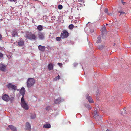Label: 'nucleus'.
Here are the masks:
<instances>
[{"label":"nucleus","instance_id":"obj_1","mask_svg":"<svg viewBox=\"0 0 131 131\" xmlns=\"http://www.w3.org/2000/svg\"><path fill=\"white\" fill-rule=\"evenodd\" d=\"M25 37L26 38H27L31 40H36L37 37L35 36V34H32L31 32H27L25 35Z\"/></svg>","mask_w":131,"mask_h":131},{"label":"nucleus","instance_id":"obj_2","mask_svg":"<svg viewBox=\"0 0 131 131\" xmlns=\"http://www.w3.org/2000/svg\"><path fill=\"white\" fill-rule=\"evenodd\" d=\"M27 86L30 88L35 83V80L32 78H29L27 80Z\"/></svg>","mask_w":131,"mask_h":131},{"label":"nucleus","instance_id":"obj_3","mask_svg":"<svg viewBox=\"0 0 131 131\" xmlns=\"http://www.w3.org/2000/svg\"><path fill=\"white\" fill-rule=\"evenodd\" d=\"M69 35V33L66 30H64L60 35V36L62 39L67 38Z\"/></svg>","mask_w":131,"mask_h":131},{"label":"nucleus","instance_id":"obj_4","mask_svg":"<svg viewBox=\"0 0 131 131\" xmlns=\"http://www.w3.org/2000/svg\"><path fill=\"white\" fill-rule=\"evenodd\" d=\"M96 108H94V116L93 117L95 118H96V117L99 116L98 114H97V111L98 110H100V108H99V107H95Z\"/></svg>","mask_w":131,"mask_h":131},{"label":"nucleus","instance_id":"obj_5","mask_svg":"<svg viewBox=\"0 0 131 131\" xmlns=\"http://www.w3.org/2000/svg\"><path fill=\"white\" fill-rule=\"evenodd\" d=\"M2 99L4 101L7 102L9 100L10 98L8 95L3 93V94Z\"/></svg>","mask_w":131,"mask_h":131},{"label":"nucleus","instance_id":"obj_6","mask_svg":"<svg viewBox=\"0 0 131 131\" xmlns=\"http://www.w3.org/2000/svg\"><path fill=\"white\" fill-rule=\"evenodd\" d=\"M17 42L18 45L20 47H22L24 45V41L22 39L18 40L17 41Z\"/></svg>","mask_w":131,"mask_h":131},{"label":"nucleus","instance_id":"obj_7","mask_svg":"<svg viewBox=\"0 0 131 131\" xmlns=\"http://www.w3.org/2000/svg\"><path fill=\"white\" fill-rule=\"evenodd\" d=\"M64 100L61 98H59L56 99L54 101V103L55 104H60L61 102L63 101Z\"/></svg>","mask_w":131,"mask_h":131},{"label":"nucleus","instance_id":"obj_8","mask_svg":"<svg viewBox=\"0 0 131 131\" xmlns=\"http://www.w3.org/2000/svg\"><path fill=\"white\" fill-rule=\"evenodd\" d=\"M6 65L2 64H0V70L4 71L6 70Z\"/></svg>","mask_w":131,"mask_h":131},{"label":"nucleus","instance_id":"obj_9","mask_svg":"<svg viewBox=\"0 0 131 131\" xmlns=\"http://www.w3.org/2000/svg\"><path fill=\"white\" fill-rule=\"evenodd\" d=\"M85 96L86 99L89 102L93 103V102L92 99L90 96L88 94L86 95Z\"/></svg>","mask_w":131,"mask_h":131},{"label":"nucleus","instance_id":"obj_10","mask_svg":"<svg viewBox=\"0 0 131 131\" xmlns=\"http://www.w3.org/2000/svg\"><path fill=\"white\" fill-rule=\"evenodd\" d=\"M26 129L30 131L31 129V126L28 122H27L26 125Z\"/></svg>","mask_w":131,"mask_h":131},{"label":"nucleus","instance_id":"obj_11","mask_svg":"<svg viewBox=\"0 0 131 131\" xmlns=\"http://www.w3.org/2000/svg\"><path fill=\"white\" fill-rule=\"evenodd\" d=\"M39 50L41 52H44L45 50V46L39 45L38 46Z\"/></svg>","mask_w":131,"mask_h":131},{"label":"nucleus","instance_id":"obj_12","mask_svg":"<svg viewBox=\"0 0 131 131\" xmlns=\"http://www.w3.org/2000/svg\"><path fill=\"white\" fill-rule=\"evenodd\" d=\"M38 36L39 38L43 40L44 38V34L41 32H39L38 34Z\"/></svg>","mask_w":131,"mask_h":131},{"label":"nucleus","instance_id":"obj_13","mask_svg":"<svg viewBox=\"0 0 131 131\" xmlns=\"http://www.w3.org/2000/svg\"><path fill=\"white\" fill-rule=\"evenodd\" d=\"M54 65L53 64L51 63L48 65V69L49 70H53V68Z\"/></svg>","mask_w":131,"mask_h":131},{"label":"nucleus","instance_id":"obj_14","mask_svg":"<svg viewBox=\"0 0 131 131\" xmlns=\"http://www.w3.org/2000/svg\"><path fill=\"white\" fill-rule=\"evenodd\" d=\"M20 94L22 95V96H24L25 94V89L23 87H22L20 90Z\"/></svg>","mask_w":131,"mask_h":131},{"label":"nucleus","instance_id":"obj_15","mask_svg":"<svg viewBox=\"0 0 131 131\" xmlns=\"http://www.w3.org/2000/svg\"><path fill=\"white\" fill-rule=\"evenodd\" d=\"M8 127L12 131H17L16 128L12 125H9Z\"/></svg>","mask_w":131,"mask_h":131},{"label":"nucleus","instance_id":"obj_16","mask_svg":"<svg viewBox=\"0 0 131 131\" xmlns=\"http://www.w3.org/2000/svg\"><path fill=\"white\" fill-rule=\"evenodd\" d=\"M101 31L102 32V34H104L106 32V29L105 27V26L103 27L101 29Z\"/></svg>","mask_w":131,"mask_h":131},{"label":"nucleus","instance_id":"obj_17","mask_svg":"<svg viewBox=\"0 0 131 131\" xmlns=\"http://www.w3.org/2000/svg\"><path fill=\"white\" fill-rule=\"evenodd\" d=\"M18 36V35L17 32V31L16 30L14 31L13 32V33L12 34V37H15V36Z\"/></svg>","mask_w":131,"mask_h":131},{"label":"nucleus","instance_id":"obj_18","mask_svg":"<svg viewBox=\"0 0 131 131\" xmlns=\"http://www.w3.org/2000/svg\"><path fill=\"white\" fill-rule=\"evenodd\" d=\"M51 125L49 124H46L43 126V127L45 128H49L51 127Z\"/></svg>","mask_w":131,"mask_h":131},{"label":"nucleus","instance_id":"obj_19","mask_svg":"<svg viewBox=\"0 0 131 131\" xmlns=\"http://www.w3.org/2000/svg\"><path fill=\"white\" fill-rule=\"evenodd\" d=\"M43 27L41 25H39L37 26V28L39 31H41L43 30Z\"/></svg>","mask_w":131,"mask_h":131},{"label":"nucleus","instance_id":"obj_20","mask_svg":"<svg viewBox=\"0 0 131 131\" xmlns=\"http://www.w3.org/2000/svg\"><path fill=\"white\" fill-rule=\"evenodd\" d=\"M101 41V36H99L97 37V40L96 41V42L97 43H100Z\"/></svg>","mask_w":131,"mask_h":131},{"label":"nucleus","instance_id":"obj_21","mask_svg":"<svg viewBox=\"0 0 131 131\" xmlns=\"http://www.w3.org/2000/svg\"><path fill=\"white\" fill-rule=\"evenodd\" d=\"M126 108L125 107H124L123 109V111H121V114L122 115H125L126 114V112L125 110Z\"/></svg>","mask_w":131,"mask_h":131},{"label":"nucleus","instance_id":"obj_22","mask_svg":"<svg viewBox=\"0 0 131 131\" xmlns=\"http://www.w3.org/2000/svg\"><path fill=\"white\" fill-rule=\"evenodd\" d=\"M21 105L22 106H27V103L25 101L21 102Z\"/></svg>","mask_w":131,"mask_h":131},{"label":"nucleus","instance_id":"obj_23","mask_svg":"<svg viewBox=\"0 0 131 131\" xmlns=\"http://www.w3.org/2000/svg\"><path fill=\"white\" fill-rule=\"evenodd\" d=\"M36 115L35 114H32L30 116L31 118L32 119H34L36 117Z\"/></svg>","mask_w":131,"mask_h":131},{"label":"nucleus","instance_id":"obj_24","mask_svg":"<svg viewBox=\"0 0 131 131\" xmlns=\"http://www.w3.org/2000/svg\"><path fill=\"white\" fill-rule=\"evenodd\" d=\"M118 12L119 13H120V14L119 15V16L120 17L121 16V15H122L125 14L124 15H126V14H125V12L123 11H122L121 10L119 11Z\"/></svg>","mask_w":131,"mask_h":131},{"label":"nucleus","instance_id":"obj_25","mask_svg":"<svg viewBox=\"0 0 131 131\" xmlns=\"http://www.w3.org/2000/svg\"><path fill=\"white\" fill-rule=\"evenodd\" d=\"M56 40L58 41H60L61 40V37H58L56 38Z\"/></svg>","mask_w":131,"mask_h":131},{"label":"nucleus","instance_id":"obj_26","mask_svg":"<svg viewBox=\"0 0 131 131\" xmlns=\"http://www.w3.org/2000/svg\"><path fill=\"white\" fill-rule=\"evenodd\" d=\"M74 27V25L72 24L70 25L69 26V28L70 29H72Z\"/></svg>","mask_w":131,"mask_h":131},{"label":"nucleus","instance_id":"obj_27","mask_svg":"<svg viewBox=\"0 0 131 131\" xmlns=\"http://www.w3.org/2000/svg\"><path fill=\"white\" fill-rule=\"evenodd\" d=\"M60 76L58 75V76L56 77L54 79V81L57 80H59L60 79Z\"/></svg>","mask_w":131,"mask_h":131},{"label":"nucleus","instance_id":"obj_28","mask_svg":"<svg viewBox=\"0 0 131 131\" xmlns=\"http://www.w3.org/2000/svg\"><path fill=\"white\" fill-rule=\"evenodd\" d=\"M58 8L60 10L62 9L63 8V6L62 5H59L58 6Z\"/></svg>","mask_w":131,"mask_h":131},{"label":"nucleus","instance_id":"obj_29","mask_svg":"<svg viewBox=\"0 0 131 131\" xmlns=\"http://www.w3.org/2000/svg\"><path fill=\"white\" fill-rule=\"evenodd\" d=\"M12 85L11 84L9 83L7 85V87L9 88V89H10L11 88H12Z\"/></svg>","mask_w":131,"mask_h":131},{"label":"nucleus","instance_id":"obj_30","mask_svg":"<svg viewBox=\"0 0 131 131\" xmlns=\"http://www.w3.org/2000/svg\"><path fill=\"white\" fill-rule=\"evenodd\" d=\"M12 88L13 89H14V90H16L17 89V88L16 86L15 85H12Z\"/></svg>","mask_w":131,"mask_h":131},{"label":"nucleus","instance_id":"obj_31","mask_svg":"<svg viewBox=\"0 0 131 131\" xmlns=\"http://www.w3.org/2000/svg\"><path fill=\"white\" fill-rule=\"evenodd\" d=\"M103 48V46H99L98 48L100 49H102Z\"/></svg>","mask_w":131,"mask_h":131},{"label":"nucleus","instance_id":"obj_32","mask_svg":"<svg viewBox=\"0 0 131 131\" xmlns=\"http://www.w3.org/2000/svg\"><path fill=\"white\" fill-rule=\"evenodd\" d=\"M17 0H8V1H9L13 2H15L17 1Z\"/></svg>","mask_w":131,"mask_h":131},{"label":"nucleus","instance_id":"obj_33","mask_svg":"<svg viewBox=\"0 0 131 131\" xmlns=\"http://www.w3.org/2000/svg\"><path fill=\"white\" fill-rule=\"evenodd\" d=\"M121 104L120 103H117L116 104V106H122V105H121Z\"/></svg>","mask_w":131,"mask_h":131},{"label":"nucleus","instance_id":"obj_34","mask_svg":"<svg viewBox=\"0 0 131 131\" xmlns=\"http://www.w3.org/2000/svg\"><path fill=\"white\" fill-rule=\"evenodd\" d=\"M108 11V9L107 8H105L104 10V12L106 13H107Z\"/></svg>","mask_w":131,"mask_h":131},{"label":"nucleus","instance_id":"obj_35","mask_svg":"<svg viewBox=\"0 0 131 131\" xmlns=\"http://www.w3.org/2000/svg\"><path fill=\"white\" fill-rule=\"evenodd\" d=\"M23 109L25 110H28L29 108V107H22Z\"/></svg>","mask_w":131,"mask_h":131},{"label":"nucleus","instance_id":"obj_36","mask_svg":"<svg viewBox=\"0 0 131 131\" xmlns=\"http://www.w3.org/2000/svg\"><path fill=\"white\" fill-rule=\"evenodd\" d=\"M24 96H22V97L21 98V102L25 101L24 100Z\"/></svg>","mask_w":131,"mask_h":131},{"label":"nucleus","instance_id":"obj_37","mask_svg":"<svg viewBox=\"0 0 131 131\" xmlns=\"http://www.w3.org/2000/svg\"><path fill=\"white\" fill-rule=\"evenodd\" d=\"M59 66L61 67L62 66V63H58L57 64Z\"/></svg>","mask_w":131,"mask_h":131},{"label":"nucleus","instance_id":"obj_38","mask_svg":"<svg viewBox=\"0 0 131 131\" xmlns=\"http://www.w3.org/2000/svg\"><path fill=\"white\" fill-rule=\"evenodd\" d=\"M107 14L109 16H111L112 15V14L111 13H108Z\"/></svg>","mask_w":131,"mask_h":131},{"label":"nucleus","instance_id":"obj_39","mask_svg":"<svg viewBox=\"0 0 131 131\" xmlns=\"http://www.w3.org/2000/svg\"><path fill=\"white\" fill-rule=\"evenodd\" d=\"M0 57L2 58L3 57V54L1 53L0 52Z\"/></svg>","mask_w":131,"mask_h":131},{"label":"nucleus","instance_id":"obj_40","mask_svg":"<svg viewBox=\"0 0 131 131\" xmlns=\"http://www.w3.org/2000/svg\"><path fill=\"white\" fill-rule=\"evenodd\" d=\"M78 1L80 2H83V0H78Z\"/></svg>","mask_w":131,"mask_h":131},{"label":"nucleus","instance_id":"obj_41","mask_svg":"<svg viewBox=\"0 0 131 131\" xmlns=\"http://www.w3.org/2000/svg\"><path fill=\"white\" fill-rule=\"evenodd\" d=\"M121 2H122V3H123V5H124L125 3V2H124L123 1H122Z\"/></svg>","mask_w":131,"mask_h":131},{"label":"nucleus","instance_id":"obj_42","mask_svg":"<svg viewBox=\"0 0 131 131\" xmlns=\"http://www.w3.org/2000/svg\"><path fill=\"white\" fill-rule=\"evenodd\" d=\"M90 32H92V33L93 32H94V30H90Z\"/></svg>","mask_w":131,"mask_h":131},{"label":"nucleus","instance_id":"obj_43","mask_svg":"<svg viewBox=\"0 0 131 131\" xmlns=\"http://www.w3.org/2000/svg\"><path fill=\"white\" fill-rule=\"evenodd\" d=\"M90 107H88V109L89 110L90 109H91L90 108Z\"/></svg>","mask_w":131,"mask_h":131},{"label":"nucleus","instance_id":"obj_44","mask_svg":"<svg viewBox=\"0 0 131 131\" xmlns=\"http://www.w3.org/2000/svg\"><path fill=\"white\" fill-rule=\"evenodd\" d=\"M47 107H46V110H48V109H47Z\"/></svg>","mask_w":131,"mask_h":131},{"label":"nucleus","instance_id":"obj_45","mask_svg":"<svg viewBox=\"0 0 131 131\" xmlns=\"http://www.w3.org/2000/svg\"><path fill=\"white\" fill-rule=\"evenodd\" d=\"M106 131H109V130H108V129H107V130H106Z\"/></svg>","mask_w":131,"mask_h":131},{"label":"nucleus","instance_id":"obj_46","mask_svg":"<svg viewBox=\"0 0 131 131\" xmlns=\"http://www.w3.org/2000/svg\"><path fill=\"white\" fill-rule=\"evenodd\" d=\"M115 43H114V46H115Z\"/></svg>","mask_w":131,"mask_h":131},{"label":"nucleus","instance_id":"obj_47","mask_svg":"<svg viewBox=\"0 0 131 131\" xmlns=\"http://www.w3.org/2000/svg\"><path fill=\"white\" fill-rule=\"evenodd\" d=\"M123 0H121V1H123Z\"/></svg>","mask_w":131,"mask_h":131},{"label":"nucleus","instance_id":"obj_48","mask_svg":"<svg viewBox=\"0 0 131 131\" xmlns=\"http://www.w3.org/2000/svg\"><path fill=\"white\" fill-rule=\"evenodd\" d=\"M106 25H107V24H106Z\"/></svg>","mask_w":131,"mask_h":131}]
</instances>
